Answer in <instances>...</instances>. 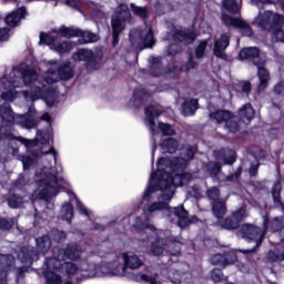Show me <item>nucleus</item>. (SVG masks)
I'll use <instances>...</instances> for the list:
<instances>
[{"label":"nucleus","instance_id":"f257e3e1","mask_svg":"<svg viewBox=\"0 0 284 284\" xmlns=\"http://www.w3.org/2000/svg\"><path fill=\"white\" fill-rule=\"evenodd\" d=\"M74 78V69L70 62H64L58 70L54 67L49 69L42 78H39V72L32 65L21 63L12 69V71L0 79V92L2 101H7L0 105V141H19L27 148V155H19L23 170H30L39 159L43 161V168L36 172L37 184H70L63 178V166L57 162L59 153L54 148L50 146L48 151L36 152L32 148L41 145H51L52 133L49 130L38 131L34 140H29L23 136H16L12 133V125L17 123L24 130H32L39 125L37 120V109L30 106L27 114L14 115L10 103L19 99L18 88H30L29 91H22L26 101L34 103L42 99L49 108H52L59 97L57 83L59 81H70Z\"/></svg>","mask_w":284,"mask_h":284},{"label":"nucleus","instance_id":"f03ea898","mask_svg":"<svg viewBox=\"0 0 284 284\" xmlns=\"http://www.w3.org/2000/svg\"><path fill=\"white\" fill-rule=\"evenodd\" d=\"M194 154H196V146L186 145L181 151V158L173 160L161 158L158 161V170L155 173H151L149 186L140 204L145 216H152V214L165 210L169 219H176L179 227H187L190 223H194L196 217L187 219V211L183 205L170 207V201L174 197L176 187L187 185L192 181V175L183 170L187 168V161L194 159Z\"/></svg>","mask_w":284,"mask_h":284},{"label":"nucleus","instance_id":"7ed1b4c3","mask_svg":"<svg viewBox=\"0 0 284 284\" xmlns=\"http://www.w3.org/2000/svg\"><path fill=\"white\" fill-rule=\"evenodd\" d=\"M81 258V247L71 243L65 248H53V256L44 262L45 270L43 276L47 284H63L61 275L65 274L69 278L84 272L82 278H101L103 276H130L128 270H139L143 267V260L134 253H110L100 265L82 263L81 268L72 262Z\"/></svg>","mask_w":284,"mask_h":284},{"label":"nucleus","instance_id":"20e7f679","mask_svg":"<svg viewBox=\"0 0 284 284\" xmlns=\"http://www.w3.org/2000/svg\"><path fill=\"white\" fill-rule=\"evenodd\" d=\"M133 227L135 232H143V234H152L151 237L146 239L145 243L146 245L148 243H152L151 254H153V256H161V254H163L165 250L164 246L168 245L165 244L168 243V240L159 239L161 231L159 233L156 227L150 224L149 219L143 220V217H136L135 223L133 224Z\"/></svg>","mask_w":284,"mask_h":284},{"label":"nucleus","instance_id":"39448f33","mask_svg":"<svg viewBox=\"0 0 284 284\" xmlns=\"http://www.w3.org/2000/svg\"><path fill=\"white\" fill-rule=\"evenodd\" d=\"M239 58L241 61L248 60L257 68V77L260 79V83L257 85V92H263L265 88H267V83L270 81V72L267 69L263 68L265 65V61L261 59V51L256 47H248L240 51Z\"/></svg>","mask_w":284,"mask_h":284},{"label":"nucleus","instance_id":"423d86ee","mask_svg":"<svg viewBox=\"0 0 284 284\" xmlns=\"http://www.w3.org/2000/svg\"><path fill=\"white\" fill-rule=\"evenodd\" d=\"M161 105L159 104H152L151 106L146 108L144 110L145 119L144 123L146 128H149L151 135L155 136V134H159V130L161 131L162 136H174L176 134V131H174V126L160 122L158 125L154 122V119H158V116H161Z\"/></svg>","mask_w":284,"mask_h":284},{"label":"nucleus","instance_id":"0eeeda50","mask_svg":"<svg viewBox=\"0 0 284 284\" xmlns=\"http://www.w3.org/2000/svg\"><path fill=\"white\" fill-rule=\"evenodd\" d=\"M36 243L38 251L32 246H24L18 253L19 261L27 267H30L33 261H39V253L45 254V252L52 247V241L48 235L37 239Z\"/></svg>","mask_w":284,"mask_h":284},{"label":"nucleus","instance_id":"6e6552de","mask_svg":"<svg viewBox=\"0 0 284 284\" xmlns=\"http://www.w3.org/2000/svg\"><path fill=\"white\" fill-rule=\"evenodd\" d=\"M150 63V74L152 77H165L166 79H176L179 72H187L190 70H194L196 68V63L192 61V59L186 63L184 68L179 70L178 68L171 69L168 72L163 71V65L161 64V58L151 57L149 58Z\"/></svg>","mask_w":284,"mask_h":284},{"label":"nucleus","instance_id":"1a4fd4ad","mask_svg":"<svg viewBox=\"0 0 284 284\" xmlns=\"http://www.w3.org/2000/svg\"><path fill=\"white\" fill-rule=\"evenodd\" d=\"M132 14L130 13V9L125 4H120L115 9V14L112 18L111 26L113 32V48H116L119 44V34L125 30V21H130Z\"/></svg>","mask_w":284,"mask_h":284},{"label":"nucleus","instance_id":"9d476101","mask_svg":"<svg viewBox=\"0 0 284 284\" xmlns=\"http://www.w3.org/2000/svg\"><path fill=\"white\" fill-rule=\"evenodd\" d=\"M270 219L267 216L263 217V229L256 227L252 224H244L241 226L239 236L245 239V241H254L255 247H261L263 239L265 237V232H267V224Z\"/></svg>","mask_w":284,"mask_h":284},{"label":"nucleus","instance_id":"9b49d317","mask_svg":"<svg viewBox=\"0 0 284 284\" xmlns=\"http://www.w3.org/2000/svg\"><path fill=\"white\" fill-rule=\"evenodd\" d=\"M59 41H61L59 36H55L54 33L41 32L39 45H49V48L58 54H68V52H72L74 49V43L70 41H63L59 43Z\"/></svg>","mask_w":284,"mask_h":284},{"label":"nucleus","instance_id":"f8f14e48","mask_svg":"<svg viewBox=\"0 0 284 284\" xmlns=\"http://www.w3.org/2000/svg\"><path fill=\"white\" fill-rule=\"evenodd\" d=\"M283 16L272 11H265L258 13L254 20V24L262 30L271 32L274 28H278L280 23H283Z\"/></svg>","mask_w":284,"mask_h":284},{"label":"nucleus","instance_id":"ddd939ff","mask_svg":"<svg viewBox=\"0 0 284 284\" xmlns=\"http://www.w3.org/2000/svg\"><path fill=\"white\" fill-rule=\"evenodd\" d=\"M206 196L212 201V212L215 219H223L225 216V212H227V207L225 206V201L221 199V191L219 187L213 186L207 190Z\"/></svg>","mask_w":284,"mask_h":284},{"label":"nucleus","instance_id":"4468645a","mask_svg":"<svg viewBox=\"0 0 284 284\" xmlns=\"http://www.w3.org/2000/svg\"><path fill=\"white\" fill-rule=\"evenodd\" d=\"M130 42L133 45H135V43H142L144 48H152V45H154V31H152V28L150 27H146L143 31L140 29H132L130 31Z\"/></svg>","mask_w":284,"mask_h":284},{"label":"nucleus","instance_id":"2eb2a0df","mask_svg":"<svg viewBox=\"0 0 284 284\" xmlns=\"http://www.w3.org/2000/svg\"><path fill=\"white\" fill-rule=\"evenodd\" d=\"M210 119L215 121V123H225V128L229 132H239V123L234 121V116H232L230 111H216L210 114Z\"/></svg>","mask_w":284,"mask_h":284},{"label":"nucleus","instance_id":"dca6fc26","mask_svg":"<svg viewBox=\"0 0 284 284\" xmlns=\"http://www.w3.org/2000/svg\"><path fill=\"white\" fill-rule=\"evenodd\" d=\"M247 217V211L245 206H241L237 211H235L231 217H227L223 221H219V224L224 230H236L239 227V223L243 221V219Z\"/></svg>","mask_w":284,"mask_h":284},{"label":"nucleus","instance_id":"f3484780","mask_svg":"<svg viewBox=\"0 0 284 284\" xmlns=\"http://www.w3.org/2000/svg\"><path fill=\"white\" fill-rule=\"evenodd\" d=\"M222 21L225 26H233V28H239L244 37H252V28L245 21L241 19H234L227 14H222Z\"/></svg>","mask_w":284,"mask_h":284},{"label":"nucleus","instance_id":"a211bd4d","mask_svg":"<svg viewBox=\"0 0 284 284\" xmlns=\"http://www.w3.org/2000/svg\"><path fill=\"white\" fill-rule=\"evenodd\" d=\"M72 60L75 63L83 61L84 63H87V69L89 71L92 70L90 65L92 64L97 65V63L94 62L95 61L94 52L90 49H79L75 53H73Z\"/></svg>","mask_w":284,"mask_h":284},{"label":"nucleus","instance_id":"6ab92c4d","mask_svg":"<svg viewBox=\"0 0 284 284\" xmlns=\"http://www.w3.org/2000/svg\"><path fill=\"white\" fill-rule=\"evenodd\" d=\"M14 265V256L0 254V284L8 283V270Z\"/></svg>","mask_w":284,"mask_h":284},{"label":"nucleus","instance_id":"aec40b11","mask_svg":"<svg viewBox=\"0 0 284 284\" xmlns=\"http://www.w3.org/2000/svg\"><path fill=\"white\" fill-rule=\"evenodd\" d=\"M236 261V253L229 252L226 254H215L211 258L212 265H216L217 267H225L226 265H232Z\"/></svg>","mask_w":284,"mask_h":284},{"label":"nucleus","instance_id":"412c9836","mask_svg":"<svg viewBox=\"0 0 284 284\" xmlns=\"http://www.w3.org/2000/svg\"><path fill=\"white\" fill-rule=\"evenodd\" d=\"M194 39H196V33L190 29L176 30L173 33V41H179L180 43H185L186 45L194 43Z\"/></svg>","mask_w":284,"mask_h":284},{"label":"nucleus","instance_id":"4be33fe9","mask_svg":"<svg viewBox=\"0 0 284 284\" xmlns=\"http://www.w3.org/2000/svg\"><path fill=\"white\" fill-rule=\"evenodd\" d=\"M26 14H28V11H26V8H20L17 9L16 11H12L11 13H9L4 21L7 23V26H9V28H17V26H19V22L21 21V19H26Z\"/></svg>","mask_w":284,"mask_h":284},{"label":"nucleus","instance_id":"5701e85b","mask_svg":"<svg viewBox=\"0 0 284 284\" xmlns=\"http://www.w3.org/2000/svg\"><path fill=\"white\" fill-rule=\"evenodd\" d=\"M215 159L224 165H232L236 161V152L234 150L222 149L215 152Z\"/></svg>","mask_w":284,"mask_h":284},{"label":"nucleus","instance_id":"b1692460","mask_svg":"<svg viewBox=\"0 0 284 284\" xmlns=\"http://www.w3.org/2000/svg\"><path fill=\"white\" fill-rule=\"evenodd\" d=\"M227 45H230V36L222 34L221 39L216 40L214 44L215 57L225 59V50H227Z\"/></svg>","mask_w":284,"mask_h":284},{"label":"nucleus","instance_id":"393cba45","mask_svg":"<svg viewBox=\"0 0 284 284\" xmlns=\"http://www.w3.org/2000/svg\"><path fill=\"white\" fill-rule=\"evenodd\" d=\"M49 34H54L55 37H64L65 39H71V37H79L81 34L80 29H74V28H68V27H60L58 29H53Z\"/></svg>","mask_w":284,"mask_h":284},{"label":"nucleus","instance_id":"a878e982","mask_svg":"<svg viewBox=\"0 0 284 284\" xmlns=\"http://www.w3.org/2000/svg\"><path fill=\"white\" fill-rule=\"evenodd\" d=\"M148 99H150V95L145 92V89H136L131 99V105H133V108H141Z\"/></svg>","mask_w":284,"mask_h":284},{"label":"nucleus","instance_id":"bb28decb","mask_svg":"<svg viewBox=\"0 0 284 284\" xmlns=\"http://www.w3.org/2000/svg\"><path fill=\"white\" fill-rule=\"evenodd\" d=\"M239 116L243 123H250L254 119V109L252 104L246 103L239 110Z\"/></svg>","mask_w":284,"mask_h":284},{"label":"nucleus","instance_id":"cd10ccee","mask_svg":"<svg viewBox=\"0 0 284 284\" xmlns=\"http://www.w3.org/2000/svg\"><path fill=\"white\" fill-rule=\"evenodd\" d=\"M199 110V100L193 99L182 104L183 116H193L194 112Z\"/></svg>","mask_w":284,"mask_h":284},{"label":"nucleus","instance_id":"c85d7f7f","mask_svg":"<svg viewBox=\"0 0 284 284\" xmlns=\"http://www.w3.org/2000/svg\"><path fill=\"white\" fill-rule=\"evenodd\" d=\"M161 148L163 152H168L169 154H174V152L179 150V142L175 139L168 138L161 143Z\"/></svg>","mask_w":284,"mask_h":284},{"label":"nucleus","instance_id":"c756f323","mask_svg":"<svg viewBox=\"0 0 284 284\" xmlns=\"http://www.w3.org/2000/svg\"><path fill=\"white\" fill-rule=\"evenodd\" d=\"M60 216L62 221H68V223L72 221V216H74V209L70 202L62 205Z\"/></svg>","mask_w":284,"mask_h":284},{"label":"nucleus","instance_id":"7c9ffc66","mask_svg":"<svg viewBox=\"0 0 284 284\" xmlns=\"http://www.w3.org/2000/svg\"><path fill=\"white\" fill-rule=\"evenodd\" d=\"M132 12L135 17H140V19H148L150 17V10L148 7H139L134 3H131Z\"/></svg>","mask_w":284,"mask_h":284},{"label":"nucleus","instance_id":"2f4dec72","mask_svg":"<svg viewBox=\"0 0 284 284\" xmlns=\"http://www.w3.org/2000/svg\"><path fill=\"white\" fill-rule=\"evenodd\" d=\"M222 8L232 14H236L239 12V2L236 0H222Z\"/></svg>","mask_w":284,"mask_h":284},{"label":"nucleus","instance_id":"473e14b6","mask_svg":"<svg viewBox=\"0 0 284 284\" xmlns=\"http://www.w3.org/2000/svg\"><path fill=\"white\" fill-rule=\"evenodd\" d=\"M23 203H26V201H23V199L19 195H11V196L8 197V205L12 210H17L19 207H22Z\"/></svg>","mask_w":284,"mask_h":284},{"label":"nucleus","instance_id":"72a5a7b5","mask_svg":"<svg viewBox=\"0 0 284 284\" xmlns=\"http://www.w3.org/2000/svg\"><path fill=\"white\" fill-rule=\"evenodd\" d=\"M78 37H81L82 39L81 43H94L99 41V36L90 31H81V33Z\"/></svg>","mask_w":284,"mask_h":284},{"label":"nucleus","instance_id":"f704fd0d","mask_svg":"<svg viewBox=\"0 0 284 284\" xmlns=\"http://www.w3.org/2000/svg\"><path fill=\"white\" fill-rule=\"evenodd\" d=\"M283 23H280L278 27H274L270 32H272V40L273 41H281L284 43V31H283Z\"/></svg>","mask_w":284,"mask_h":284},{"label":"nucleus","instance_id":"c9c22d12","mask_svg":"<svg viewBox=\"0 0 284 284\" xmlns=\"http://www.w3.org/2000/svg\"><path fill=\"white\" fill-rule=\"evenodd\" d=\"M136 281H143L144 283H150V284H161L159 281V274H155L154 276H150L148 274H140L135 276Z\"/></svg>","mask_w":284,"mask_h":284},{"label":"nucleus","instance_id":"e433bc0d","mask_svg":"<svg viewBox=\"0 0 284 284\" xmlns=\"http://www.w3.org/2000/svg\"><path fill=\"white\" fill-rule=\"evenodd\" d=\"M267 258L268 261H273V263H278L281 261H284V251H281V250L270 251L267 253Z\"/></svg>","mask_w":284,"mask_h":284},{"label":"nucleus","instance_id":"4c0bfd02","mask_svg":"<svg viewBox=\"0 0 284 284\" xmlns=\"http://www.w3.org/2000/svg\"><path fill=\"white\" fill-rule=\"evenodd\" d=\"M284 227V216L282 217H275L272 222H271V230L273 232H281V230H283Z\"/></svg>","mask_w":284,"mask_h":284},{"label":"nucleus","instance_id":"58836bf2","mask_svg":"<svg viewBox=\"0 0 284 284\" xmlns=\"http://www.w3.org/2000/svg\"><path fill=\"white\" fill-rule=\"evenodd\" d=\"M272 196H273L274 203H278L280 205H282V203H281V182H275L273 190H272Z\"/></svg>","mask_w":284,"mask_h":284},{"label":"nucleus","instance_id":"ea45409f","mask_svg":"<svg viewBox=\"0 0 284 284\" xmlns=\"http://www.w3.org/2000/svg\"><path fill=\"white\" fill-rule=\"evenodd\" d=\"M50 236L52 240H54L57 243H61L62 241H65V233L63 231H59L57 229H53L50 233Z\"/></svg>","mask_w":284,"mask_h":284},{"label":"nucleus","instance_id":"a19ab883","mask_svg":"<svg viewBox=\"0 0 284 284\" xmlns=\"http://www.w3.org/2000/svg\"><path fill=\"white\" fill-rule=\"evenodd\" d=\"M207 170L211 176H219L221 174V164L217 162H210L207 165Z\"/></svg>","mask_w":284,"mask_h":284},{"label":"nucleus","instance_id":"79ce46f5","mask_svg":"<svg viewBox=\"0 0 284 284\" xmlns=\"http://www.w3.org/2000/svg\"><path fill=\"white\" fill-rule=\"evenodd\" d=\"M14 223H16V221L13 219L6 220L3 217H0V230L8 232V230L12 229Z\"/></svg>","mask_w":284,"mask_h":284},{"label":"nucleus","instance_id":"37998d69","mask_svg":"<svg viewBox=\"0 0 284 284\" xmlns=\"http://www.w3.org/2000/svg\"><path fill=\"white\" fill-rule=\"evenodd\" d=\"M250 152H251L252 156H254V159H256V161H258V159H263L265 156V151H263L258 146L251 148Z\"/></svg>","mask_w":284,"mask_h":284},{"label":"nucleus","instance_id":"c03bdc74","mask_svg":"<svg viewBox=\"0 0 284 284\" xmlns=\"http://www.w3.org/2000/svg\"><path fill=\"white\" fill-rule=\"evenodd\" d=\"M205 48H207V41H202L195 49V54L197 59H202L203 54H205Z\"/></svg>","mask_w":284,"mask_h":284},{"label":"nucleus","instance_id":"a18cd8bd","mask_svg":"<svg viewBox=\"0 0 284 284\" xmlns=\"http://www.w3.org/2000/svg\"><path fill=\"white\" fill-rule=\"evenodd\" d=\"M211 278H212V281H214V283H219V281H221V278H223V271H221L219 268H214L211 272Z\"/></svg>","mask_w":284,"mask_h":284},{"label":"nucleus","instance_id":"49530a36","mask_svg":"<svg viewBox=\"0 0 284 284\" xmlns=\"http://www.w3.org/2000/svg\"><path fill=\"white\" fill-rule=\"evenodd\" d=\"M10 39V29L0 28V43H3Z\"/></svg>","mask_w":284,"mask_h":284},{"label":"nucleus","instance_id":"de8ad7c7","mask_svg":"<svg viewBox=\"0 0 284 284\" xmlns=\"http://www.w3.org/2000/svg\"><path fill=\"white\" fill-rule=\"evenodd\" d=\"M179 52H181V45H179V43H173V44L169 45V48H168L169 57H172Z\"/></svg>","mask_w":284,"mask_h":284},{"label":"nucleus","instance_id":"09e8293b","mask_svg":"<svg viewBox=\"0 0 284 284\" xmlns=\"http://www.w3.org/2000/svg\"><path fill=\"white\" fill-rule=\"evenodd\" d=\"M189 194L194 199H201V189L199 186H193L189 190Z\"/></svg>","mask_w":284,"mask_h":284},{"label":"nucleus","instance_id":"8fccbe9b","mask_svg":"<svg viewBox=\"0 0 284 284\" xmlns=\"http://www.w3.org/2000/svg\"><path fill=\"white\" fill-rule=\"evenodd\" d=\"M240 85L244 94H250V92H252V84H250V82H241Z\"/></svg>","mask_w":284,"mask_h":284},{"label":"nucleus","instance_id":"3c124183","mask_svg":"<svg viewBox=\"0 0 284 284\" xmlns=\"http://www.w3.org/2000/svg\"><path fill=\"white\" fill-rule=\"evenodd\" d=\"M261 164L258 163H253L251 164V168L248 169V174L250 176H256V174H258V168H260Z\"/></svg>","mask_w":284,"mask_h":284},{"label":"nucleus","instance_id":"603ef678","mask_svg":"<svg viewBox=\"0 0 284 284\" xmlns=\"http://www.w3.org/2000/svg\"><path fill=\"white\" fill-rule=\"evenodd\" d=\"M241 172H243V170L239 168L232 175L226 176L225 181H234L239 179V176H241Z\"/></svg>","mask_w":284,"mask_h":284},{"label":"nucleus","instance_id":"864d4df0","mask_svg":"<svg viewBox=\"0 0 284 284\" xmlns=\"http://www.w3.org/2000/svg\"><path fill=\"white\" fill-rule=\"evenodd\" d=\"M65 3L69 8H73V10H81V6L77 0H67Z\"/></svg>","mask_w":284,"mask_h":284},{"label":"nucleus","instance_id":"5fc2aeb1","mask_svg":"<svg viewBox=\"0 0 284 284\" xmlns=\"http://www.w3.org/2000/svg\"><path fill=\"white\" fill-rule=\"evenodd\" d=\"M274 92L275 94H281L282 97H284V82L276 84L274 88Z\"/></svg>","mask_w":284,"mask_h":284},{"label":"nucleus","instance_id":"6e6d98bb","mask_svg":"<svg viewBox=\"0 0 284 284\" xmlns=\"http://www.w3.org/2000/svg\"><path fill=\"white\" fill-rule=\"evenodd\" d=\"M251 3L252 6L256 4L257 8H261V4L265 6L267 3H272V1L271 0H257V1L252 0Z\"/></svg>","mask_w":284,"mask_h":284},{"label":"nucleus","instance_id":"4d7b16f0","mask_svg":"<svg viewBox=\"0 0 284 284\" xmlns=\"http://www.w3.org/2000/svg\"><path fill=\"white\" fill-rule=\"evenodd\" d=\"M156 152V141L153 140L152 141V153H151V156H152V165H154V154Z\"/></svg>","mask_w":284,"mask_h":284},{"label":"nucleus","instance_id":"13d9d810","mask_svg":"<svg viewBox=\"0 0 284 284\" xmlns=\"http://www.w3.org/2000/svg\"><path fill=\"white\" fill-rule=\"evenodd\" d=\"M24 272H28V267H26V266L19 267L17 270L18 278L21 277Z\"/></svg>","mask_w":284,"mask_h":284},{"label":"nucleus","instance_id":"bf43d9fd","mask_svg":"<svg viewBox=\"0 0 284 284\" xmlns=\"http://www.w3.org/2000/svg\"><path fill=\"white\" fill-rule=\"evenodd\" d=\"M41 120L47 121V123H50V121L52 120V116H50L49 113H44L41 115Z\"/></svg>","mask_w":284,"mask_h":284},{"label":"nucleus","instance_id":"052dcab7","mask_svg":"<svg viewBox=\"0 0 284 284\" xmlns=\"http://www.w3.org/2000/svg\"><path fill=\"white\" fill-rule=\"evenodd\" d=\"M21 183H23V175H20L19 178H18V181H17V187H19V189H21V186H19V185H21Z\"/></svg>","mask_w":284,"mask_h":284},{"label":"nucleus","instance_id":"680f3d73","mask_svg":"<svg viewBox=\"0 0 284 284\" xmlns=\"http://www.w3.org/2000/svg\"><path fill=\"white\" fill-rule=\"evenodd\" d=\"M179 254H181V252L179 250L170 252V256H179Z\"/></svg>","mask_w":284,"mask_h":284},{"label":"nucleus","instance_id":"e2e57ef3","mask_svg":"<svg viewBox=\"0 0 284 284\" xmlns=\"http://www.w3.org/2000/svg\"><path fill=\"white\" fill-rule=\"evenodd\" d=\"M49 65H57V60H50Z\"/></svg>","mask_w":284,"mask_h":284},{"label":"nucleus","instance_id":"0e129e2a","mask_svg":"<svg viewBox=\"0 0 284 284\" xmlns=\"http://www.w3.org/2000/svg\"><path fill=\"white\" fill-rule=\"evenodd\" d=\"M95 230H104V227L101 225H98V226H95Z\"/></svg>","mask_w":284,"mask_h":284},{"label":"nucleus","instance_id":"69168bd1","mask_svg":"<svg viewBox=\"0 0 284 284\" xmlns=\"http://www.w3.org/2000/svg\"><path fill=\"white\" fill-rule=\"evenodd\" d=\"M255 251H256V248H252L250 251H241V252L245 253V252H255Z\"/></svg>","mask_w":284,"mask_h":284},{"label":"nucleus","instance_id":"338daca9","mask_svg":"<svg viewBox=\"0 0 284 284\" xmlns=\"http://www.w3.org/2000/svg\"><path fill=\"white\" fill-rule=\"evenodd\" d=\"M174 278H175V281H179L181 278V275L178 274Z\"/></svg>","mask_w":284,"mask_h":284},{"label":"nucleus","instance_id":"774afa93","mask_svg":"<svg viewBox=\"0 0 284 284\" xmlns=\"http://www.w3.org/2000/svg\"><path fill=\"white\" fill-rule=\"evenodd\" d=\"M171 246H172V247H176V244H174V243H171Z\"/></svg>","mask_w":284,"mask_h":284}]
</instances>
